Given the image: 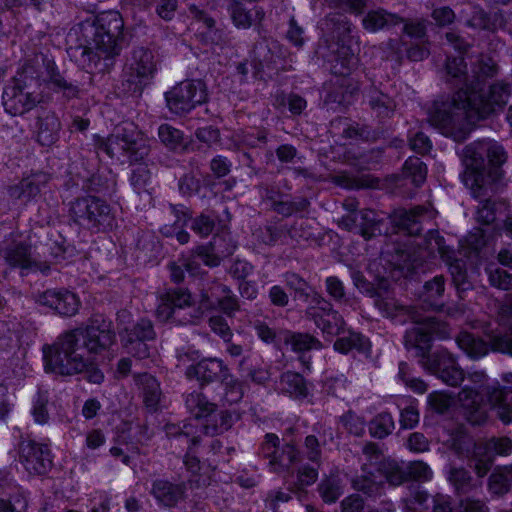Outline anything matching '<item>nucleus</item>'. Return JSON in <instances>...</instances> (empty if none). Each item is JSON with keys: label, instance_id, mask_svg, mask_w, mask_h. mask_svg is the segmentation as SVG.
Returning a JSON list of instances; mask_svg holds the SVG:
<instances>
[{"label": "nucleus", "instance_id": "obj_1", "mask_svg": "<svg viewBox=\"0 0 512 512\" xmlns=\"http://www.w3.org/2000/svg\"><path fill=\"white\" fill-rule=\"evenodd\" d=\"M467 89L459 88L450 100L435 103L429 121L440 132L457 142L464 141L473 125L503 111L512 92L505 81L483 88L486 80L498 74V66L490 57L481 55L472 65Z\"/></svg>", "mask_w": 512, "mask_h": 512}, {"label": "nucleus", "instance_id": "obj_2", "mask_svg": "<svg viewBox=\"0 0 512 512\" xmlns=\"http://www.w3.org/2000/svg\"><path fill=\"white\" fill-rule=\"evenodd\" d=\"M114 341L112 322L103 315H93L85 327L65 332L52 345L43 347L45 370L60 376L80 374Z\"/></svg>", "mask_w": 512, "mask_h": 512}, {"label": "nucleus", "instance_id": "obj_3", "mask_svg": "<svg viewBox=\"0 0 512 512\" xmlns=\"http://www.w3.org/2000/svg\"><path fill=\"white\" fill-rule=\"evenodd\" d=\"M507 160L504 147L491 139L474 141L463 148L462 181L473 198L501 192L505 186L501 166Z\"/></svg>", "mask_w": 512, "mask_h": 512}, {"label": "nucleus", "instance_id": "obj_4", "mask_svg": "<svg viewBox=\"0 0 512 512\" xmlns=\"http://www.w3.org/2000/svg\"><path fill=\"white\" fill-rule=\"evenodd\" d=\"M96 148L111 158L124 157L130 165H136L130 176V185L141 195L149 194L151 172L148 168V156L151 148L149 141L133 124L117 127L107 138H96Z\"/></svg>", "mask_w": 512, "mask_h": 512}, {"label": "nucleus", "instance_id": "obj_5", "mask_svg": "<svg viewBox=\"0 0 512 512\" xmlns=\"http://www.w3.org/2000/svg\"><path fill=\"white\" fill-rule=\"evenodd\" d=\"M45 82L39 64L27 63L7 84L2 93V105L11 116H23L42 101Z\"/></svg>", "mask_w": 512, "mask_h": 512}, {"label": "nucleus", "instance_id": "obj_6", "mask_svg": "<svg viewBox=\"0 0 512 512\" xmlns=\"http://www.w3.org/2000/svg\"><path fill=\"white\" fill-rule=\"evenodd\" d=\"M69 217L85 229L106 231L113 228L115 216L111 206L103 199L86 195L69 203Z\"/></svg>", "mask_w": 512, "mask_h": 512}, {"label": "nucleus", "instance_id": "obj_7", "mask_svg": "<svg viewBox=\"0 0 512 512\" xmlns=\"http://www.w3.org/2000/svg\"><path fill=\"white\" fill-rule=\"evenodd\" d=\"M157 317L164 322L177 325L194 324L202 315L200 309L192 308L190 292L184 288L167 289L159 295Z\"/></svg>", "mask_w": 512, "mask_h": 512}, {"label": "nucleus", "instance_id": "obj_8", "mask_svg": "<svg viewBox=\"0 0 512 512\" xmlns=\"http://www.w3.org/2000/svg\"><path fill=\"white\" fill-rule=\"evenodd\" d=\"M124 22L117 11H106L94 21L92 45L99 57H113L121 51Z\"/></svg>", "mask_w": 512, "mask_h": 512}, {"label": "nucleus", "instance_id": "obj_9", "mask_svg": "<svg viewBox=\"0 0 512 512\" xmlns=\"http://www.w3.org/2000/svg\"><path fill=\"white\" fill-rule=\"evenodd\" d=\"M156 73V61L151 50L134 48L123 71V86L133 95H140Z\"/></svg>", "mask_w": 512, "mask_h": 512}, {"label": "nucleus", "instance_id": "obj_10", "mask_svg": "<svg viewBox=\"0 0 512 512\" xmlns=\"http://www.w3.org/2000/svg\"><path fill=\"white\" fill-rule=\"evenodd\" d=\"M165 100L171 113L184 116L207 102V88L201 80H184L165 93Z\"/></svg>", "mask_w": 512, "mask_h": 512}, {"label": "nucleus", "instance_id": "obj_11", "mask_svg": "<svg viewBox=\"0 0 512 512\" xmlns=\"http://www.w3.org/2000/svg\"><path fill=\"white\" fill-rule=\"evenodd\" d=\"M411 319L415 325L406 331L404 344L407 350H415L416 357L423 360L430 354L432 337L446 336V325L430 316L412 315Z\"/></svg>", "mask_w": 512, "mask_h": 512}, {"label": "nucleus", "instance_id": "obj_12", "mask_svg": "<svg viewBox=\"0 0 512 512\" xmlns=\"http://www.w3.org/2000/svg\"><path fill=\"white\" fill-rule=\"evenodd\" d=\"M259 457L268 460L271 471L281 473L287 471L301 459L300 452L291 443H285L280 447V439L274 433L265 434L258 447Z\"/></svg>", "mask_w": 512, "mask_h": 512}, {"label": "nucleus", "instance_id": "obj_13", "mask_svg": "<svg viewBox=\"0 0 512 512\" xmlns=\"http://www.w3.org/2000/svg\"><path fill=\"white\" fill-rule=\"evenodd\" d=\"M0 256L5 264L11 269H20L22 274L25 271L49 269L42 265L35 257L32 246L26 241L6 238L0 243Z\"/></svg>", "mask_w": 512, "mask_h": 512}, {"label": "nucleus", "instance_id": "obj_14", "mask_svg": "<svg viewBox=\"0 0 512 512\" xmlns=\"http://www.w3.org/2000/svg\"><path fill=\"white\" fill-rule=\"evenodd\" d=\"M419 363L426 371L437 376L449 386H459L464 380L463 370L455 357L445 349L430 353L423 360H419Z\"/></svg>", "mask_w": 512, "mask_h": 512}, {"label": "nucleus", "instance_id": "obj_15", "mask_svg": "<svg viewBox=\"0 0 512 512\" xmlns=\"http://www.w3.org/2000/svg\"><path fill=\"white\" fill-rule=\"evenodd\" d=\"M503 380L511 386H501L496 382L485 386L483 394L498 418L509 424L512 423V373L505 374Z\"/></svg>", "mask_w": 512, "mask_h": 512}, {"label": "nucleus", "instance_id": "obj_16", "mask_svg": "<svg viewBox=\"0 0 512 512\" xmlns=\"http://www.w3.org/2000/svg\"><path fill=\"white\" fill-rule=\"evenodd\" d=\"M20 460L29 473L38 475L47 473L53 463L48 446L30 440L21 442Z\"/></svg>", "mask_w": 512, "mask_h": 512}, {"label": "nucleus", "instance_id": "obj_17", "mask_svg": "<svg viewBox=\"0 0 512 512\" xmlns=\"http://www.w3.org/2000/svg\"><path fill=\"white\" fill-rule=\"evenodd\" d=\"M215 303L229 317L234 316L235 312L240 309L239 300L230 287L217 281H213L201 293L202 307L208 309L213 307Z\"/></svg>", "mask_w": 512, "mask_h": 512}, {"label": "nucleus", "instance_id": "obj_18", "mask_svg": "<svg viewBox=\"0 0 512 512\" xmlns=\"http://www.w3.org/2000/svg\"><path fill=\"white\" fill-rule=\"evenodd\" d=\"M230 369L218 358H205L186 368L185 375L190 380H196L201 386L222 380Z\"/></svg>", "mask_w": 512, "mask_h": 512}, {"label": "nucleus", "instance_id": "obj_19", "mask_svg": "<svg viewBox=\"0 0 512 512\" xmlns=\"http://www.w3.org/2000/svg\"><path fill=\"white\" fill-rule=\"evenodd\" d=\"M227 10L231 21L237 29H249L255 27L258 30L262 27L266 13L260 6L249 9L244 0H228Z\"/></svg>", "mask_w": 512, "mask_h": 512}, {"label": "nucleus", "instance_id": "obj_20", "mask_svg": "<svg viewBox=\"0 0 512 512\" xmlns=\"http://www.w3.org/2000/svg\"><path fill=\"white\" fill-rule=\"evenodd\" d=\"M462 414L472 425H481L487 420V409L482 396L472 388L464 387L458 394Z\"/></svg>", "mask_w": 512, "mask_h": 512}, {"label": "nucleus", "instance_id": "obj_21", "mask_svg": "<svg viewBox=\"0 0 512 512\" xmlns=\"http://www.w3.org/2000/svg\"><path fill=\"white\" fill-rule=\"evenodd\" d=\"M435 212L423 206H416L410 210L401 209L395 212V225L408 235L416 236L422 231V224L425 220L433 219Z\"/></svg>", "mask_w": 512, "mask_h": 512}, {"label": "nucleus", "instance_id": "obj_22", "mask_svg": "<svg viewBox=\"0 0 512 512\" xmlns=\"http://www.w3.org/2000/svg\"><path fill=\"white\" fill-rule=\"evenodd\" d=\"M38 302L63 316L75 315L79 307L76 295L67 290H47L39 295Z\"/></svg>", "mask_w": 512, "mask_h": 512}, {"label": "nucleus", "instance_id": "obj_23", "mask_svg": "<svg viewBox=\"0 0 512 512\" xmlns=\"http://www.w3.org/2000/svg\"><path fill=\"white\" fill-rule=\"evenodd\" d=\"M41 67V72L43 73V69L46 71L45 82H49L53 90L57 93H62L63 97L66 99H74L78 98L80 95V88L77 84L68 80L56 67L55 63L51 60H44Z\"/></svg>", "mask_w": 512, "mask_h": 512}, {"label": "nucleus", "instance_id": "obj_24", "mask_svg": "<svg viewBox=\"0 0 512 512\" xmlns=\"http://www.w3.org/2000/svg\"><path fill=\"white\" fill-rule=\"evenodd\" d=\"M323 25L340 47L350 46L354 39V26L347 16L340 13H331L325 17Z\"/></svg>", "mask_w": 512, "mask_h": 512}, {"label": "nucleus", "instance_id": "obj_25", "mask_svg": "<svg viewBox=\"0 0 512 512\" xmlns=\"http://www.w3.org/2000/svg\"><path fill=\"white\" fill-rule=\"evenodd\" d=\"M48 181L49 176L46 173H34L23 178L18 184L11 186L9 194L11 197L28 202L40 193Z\"/></svg>", "mask_w": 512, "mask_h": 512}, {"label": "nucleus", "instance_id": "obj_26", "mask_svg": "<svg viewBox=\"0 0 512 512\" xmlns=\"http://www.w3.org/2000/svg\"><path fill=\"white\" fill-rule=\"evenodd\" d=\"M37 141L42 146L50 147L59 139L61 122L52 111H43L37 117Z\"/></svg>", "mask_w": 512, "mask_h": 512}, {"label": "nucleus", "instance_id": "obj_27", "mask_svg": "<svg viewBox=\"0 0 512 512\" xmlns=\"http://www.w3.org/2000/svg\"><path fill=\"white\" fill-rule=\"evenodd\" d=\"M223 238H213L207 245H200L193 251L205 265L209 267H217L224 258L232 255L236 249V245H230L226 249H222Z\"/></svg>", "mask_w": 512, "mask_h": 512}, {"label": "nucleus", "instance_id": "obj_28", "mask_svg": "<svg viewBox=\"0 0 512 512\" xmlns=\"http://www.w3.org/2000/svg\"><path fill=\"white\" fill-rule=\"evenodd\" d=\"M306 315L314 321L316 326L324 333L338 335L344 331L345 321L338 311H325L323 313L307 309Z\"/></svg>", "mask_w": 512, "mask_h": 512}, {"label": "nucleus", "instance_id": "obj_29", "mask_svg": "<svg viewBox=\"0 0 512 512\" xmlns=\"http://www.w3.org/2000/svg\"><path fill=\"white\" fill-rule=\"evenodd\" d=\"M185 490L184 483L174 484L167 480L158 479L153 482L151 493L162 504L174 506L183 498Z\"/></svg>", "mask_w": 512, "mask_h": 512}, {"label": "nucleus", "instance_id": "obj_30", "mask_svg": "<svg viewBox=\"0 0 512 512\" xmlns=\"http://www.w3.org/2000/svg\"><path fill=\"white\" fill-rule=\"evenodd\" d=\"M404 23V19L397 14L379 8L369 11L362 19V25L369 32L390 28Z\"/></svg>", "mask_w": 512, "mask_h": 512}, {"label": "nucleus", "instance_id": "obj_31", "mask_svg": "<svg viewBox=\"0 0 512 512\" xmlns=\"http://www.w3.org/2000/svg\"><path fill=\"white\" fill-rule=\"evenodd\" d=\"M373 305L383 317L393 318L399 313L408 312L407 308L398 303L392 292L384 286L378 287L375 295H372Z\"/></svg>", "mask_w": 512, "mask_h": 512}, {"label": "nucleus", "instance_id": "obj_32", "mask_svg": "<svg viewBox=\"0 0 512 512\" xmlns=\"http://www.w3.org/2000/svg\"><path fill=\"white\" fill-rule=\"evenodd\" d=\"M345 484L338 471L330 472L318 485V492L325 503H335L344 493Z\"/></svg>", "mask_w": 512, "mask_h": 512}, {"label": "nucleus", "instance_id": "obj_33", "mask_svg": "<svg viewBox=\"0 0 512 512\" xmlns=\"http://www.w3.org/2000/svg\"><path fill=\"white\" fill-rule=\"evenodd\" d=\"M383 224L384 219L374 210L363 209L358 213L357 227L360 235L366 240L381 235Z\"/></svg>", "mask_w": 512, "mask_h": 512}, {"label": "nucleus", "instance_id": "obj_34", "mask_svg": "<svg viewBox=\"0 0 512 512\" xmlns=\"http://www.w3.org/2000/svg\"><path fill=\"white\" fill-rule=\"evenodd\" d=\"M137 383L142 387L146 407L151 411H156L162 394L156 378L148 373L139 374Z\"/></svg>", "mask_w": 512, "mask_h": 512}, {"label": "nucleus", "instance_id": "obj_35", "mask_svg": "<svg viewBox=\"0 0 512 512\" xmlns=\"http://www.w3.org/2000/svg\"><path fill=\"white\" fill-rule=\"evenodd\" d=\"M456 342L471 359H479L489 352L488 343L469 332H461L457 336Z\"/></svg>", "mask_w": 512, "mask_h": 512}, {"label": "nucleus", "instance_id": "obj_36", "mask_svg": "<svg viewBox=\"0 0 512 512\" xmlns=\"http://www.w3.org/2000/svg\"><path fill=\"white\" fill-rule=\"evenodd\" d=\"M368 104L380 120L390 118L396 108L395 101L390 96L376 89L370 90Z\"/></svg>", "mask_w": 512, "mask_h": 512}, {"label": "nucleus", "instance_id": "obj_37", "mask_svg": "<svg viewBox=\"0 0 512 512\" xmlns=\"http://www.w3.org/2000/svg\"><path fill=\"white\" fill-rule=\"evenodd\" d=\"M358 65V58L350 46H341L332 61L331 71L335 75L347 76Z\"/></svg>", "mask_w": 512, "mask_h": 512}, {"label": "nucleus", "instance_id": "obj_38", "mask_svg": "<svg viewBox=\"0 0 512 512\" xmlns=\"http://www.w3.org/2000/svg\"><path fill=\"white\" fill-rule=\"evenodd\" d=\"M185 405L196 419L207 418L216 411L217 405L210 402L201 392H192L187 395Z\"/></svg>", "mask_w": 512, "mask_h": 512}, {"label": "nucleus", "instance_id": "obj_39", "mask_svg": "<svg viewBox=\"0 0 512 512\" xmlns=\"http://www.w3.org/2000/svg\"><path fill=\"white\" fill-rule=\"evenodd\" d=\"M222 393L219 401L224 405H232L238 403L244 395L243 384L235 378L230 371L220 381Z\"/></svg>", "mask_w": 512, "mask_h": 512}, {"label": "nucleus", "instance_id": "obj_40", "mask_svg": "<svg viewBox=\"0 0 512 512\" xmlns=\"http://www.w3.org/2000/svg\"><path fill=\"white\" fill-rule=\"evenodd\" d=\"M377 470L392 486H399L407 481L405 464L394 459H383L379 462Z\"/></svg>", "mask_w": 512, "mask_h": 512}, {"label": "nucleus", "instance_id": "obj_41", "mask_svg": "<svg viewBox=\"0 0 512 512\" xmlns=\"http://www.w3.org/2000/svg\"><path fill=\"white\" fill-rule=\"evenodd\" d=\"M364 474L357 476L352 481V487L359 492H362L368 497H377L382 493L383 484L381 481L374 479L372 472L367 467V464L362 465Z\"/></svg>", "mask_w": 512, "mask_h": 512}, {"label": "nucleus", "instance_id": "obj_42", "mask_svg": "<svg viewBox=\"0 0 512 512\" xmlns=\"http://www.w3.org/2000/svg\"><path fill=\"white\" fill-rule=\"evenodd\" d=\"M492 194L490 196H485L481 198H477L479 200V205L477 207L476 219L478 223L483 225H490L494 223L496 220L497 210L500 207H504L506 202L501 199H493Z\"/></svg>", "mask_w": 512, "mask_h": 512}, {"label": "nucleus", "instance_id": "obj_43", "mask_svg": "<svg viewBox=\"0 0 512 512\" xmlns=\"http://www.w3.org/2000/svg\"><path fill=\"white\" fill-rule=\"evenodd\" d=\"M488 487L495 496L508 493L512 487V464L496 469L489 477Z\"/></svg>", "mask_w": 512, "mask_h": 512}, {"label": "nucleus", "instance_id": "obj_44", "mask_svg": "<svg viewBox=\"0 0 512 512\" xmlns=\"http://www.w3.org/2000/svg\"><path fill=\"white\" fill-rule=\"evenodd\" d=\"M122 337H131L134 340L153 341L156 338V332L151 320L141 318L132 326H124L119 331Z\"/></svg>", "mask_w": 512, "mask_h": 512}, {"label": "nucleus", "instance_id": "obj_45", "mask_svg": "<svg viewBox=\"0 0 512 512\" xmlns=\"http://www.w3.org/2000/svg\"><path fill=\"white\" fill-rule=\"evenodd\" d=\"M395 429V422L388 412H381L375 415L368 423V431L372 438L384 439Z\"/></svg>", "mask_w": 512, "mask_h": 512}, {"label": "nucleus", "instance_id": "obj_46", "mask_svg": "<svg viewBox=\"0 0 512 512\" xmlns=\"http://www.w3.org/2000/svg\"><path fill=\"white\" fill-rule=\"evenodd\" d=\"M424 243L430 255L438 253L445 262L454 259L455 251L445 244V239L439 234L438 230L428 231Z\"/></svg>", "mask_w": 512, "mask_h": 512}, {"label": "nucleus", "instance_id": "obj_47", "mask_svg": "<svg viewBox=\"0 0 512 512\" xmlns=\"http://www.w3.org/2000/svg\"><path fill=\"white\" fill-rule=\"evenodd\" d=\"M452 277L453 284L461 297V293L471 290L473 285L468 278L465 262L461 259H454L446 262Z\"/></svg>", "mask_w": 512, "mask_h": 512}, {"label": "nucleus", "instance_id": "obj_48", "mask_svg": "<svg viewBox=\"0 0 512 512\" xmlns=\"http://www.w3.org/2000/svg\"><path fill=\"white\" fill-rule=\"evenodd\" d=\"M280 387L283 392H286L294 397H306L308 389L304 378L295 372H285L280 378Z\"/></svg>", "mask_w": 512, "mask_h": 512}, {"label": "nucleus", "instance_id": "obj_49", "mask_svg": "<svg viewBox=\"0 0 512 512\" xmlns=\"http://www.w3.org/2000/svg\"><path fill=\"white\" fill-rule=\"evenodd\" d=\"M445 69L447 74L446 81L462 83L463 86L461 88L467 89L469 77L467 75V66L463 57H447Z\"/></svg>", "mask_w": 512, "mask_h": 512}, {"label": "nucleus", "instance_id": "obj_50", "mask_svg": "<svg viewBox=\"0 0 512 512\" xmlns=\"http://www.w3.org/2000/svg\"><path fill=\"white\" fill-rule=\"evenodd\" d=\"M445 291V278L437 275L433 279L425 282L423 286L422 298L430 307H437L439 300Z\"/></svg>", "mask_w": 512, "mask_h": 512}, {"label": "nucleus", "instance_id": "obj_51", "mask_svg": "<svg viewBox=\"0 0 512 512\" xmlns=\"http://www.w3.org/2000/svg\"><path fill=\"white\" fill-rule=\"evenodd\" d=\"M485 447H482L479 443L474 445V450L470 458L471 467H473L475 473L479 478H483L490 471L494 458L489 452H486Z\"/></svg>", "mask_w": 512, "mask_h": 512}, {"label": "nucleus", "instance_id": "obj_52", "mask_svg": "<svg viewBox=\"0 0 512 512\" xmlns=\"http://www.w3.org/2000/svg\"><path fill=\"white\" fill-rule=\"evenodd\" d=\"M165 432L168 437L174 438L179 444L197 445L199 443V437L195 435V429L191 424H184L183 427L176 424H166Z\"/></svg>", "mask_w": 512, "mask_h": 512}, {"label": "nucleus", "instance_id": "obj_53", "mask_svg": "<svg viewBox=\"0 0 512 512\" xmlns=\"http://www.w3.org/2000/svg\"><path fill=\"white\" fill-rule=\"evenodd\" d=\"M403 175L411 179L412 184L418 187L426 180V165L418 157H409L403 165Z\"/></svg>", "mask_w": 512, "mask_h": 512}, {"label": "nucleus", "instance_id": "obj_54", "mask_svg": "<svg viewBox=\"0 0 512 512\" xmlns=\"http://www.w3.org/2000/svg\"><path fill=\"white\" fill-rule=\"evenodd\" d=\"M285 343L291 345L292 350L297 353L321 348L320 341L306 333H290L286 336Z\"/></svg>", "mask_w": 512, "mask_h": 512}, {"label": "nucleus", "instance_id": "obj_55", "mask_svg": "<svg viewBox=\"0 0 512 512\" xmlns=\"http://www.w3.org/2000/svg\"><path fill=\"white\" fill-rule=\"evenodd\" d=\"M448 480L459 493H466L474 486L470 472L463 467H451Z\"/></svg>", "mask_w": 512, "mask_h": 512}, {"label": "nucleus", "instance_id": "obj_56", "mask_svg": "<svg viewBox=\"0 0 512 512\" xmlns=\"http://www.w3.org/2000/svg\"><path fill=\"white\" fill-rule=\"evenodd\" d=\"M122 346L126 352L136 359H147L151 356V346L147 340H134L131 337H122Z\"/></svg>", "mask_w": 512, "mask_h": 512}, {"label": "nucleus", "instance_id": "obj_57", "mask_svg": "<svg viewBox=\"0 0 512 512\" xmlns=\"http://www.w3.org/2000/svg\"><path fill=\"white\" fill-rule=\"evenodd\" d=\"M390 262L399 270L407 272L414 270L419 265L417 258L410 248L397 249L391 255Z\"/></svg>", "mask_w": 512, "mask_h": 512}, {"label": "nucleus", "instance_id": "obj_58", "mask_svg": "<svg viewBox=\"0 0 512 512\" xmlns=\"http://www.w3.org/2000/svg\"><path fill=\"white\" fill-rule=\"evenodd\" d=\"M188 12L193 19L207 27L208 33L213 35L212 41L218 44L221 40V31L215 28V20L205 10L200 9L198 6L192 4L188 7Z\"/></svg>", "mask_w": 512, "mask_h": 512}, {"label": "nucleus", "instance_id": "obj_59", "mask_svg": "<svg viewBox=\"0 0 512 512\" xmlns=\"http://www.w3.org/2000/svg\"><path fill=\"white\" fill-rule=\"evenodd\" d=\"M398 377L400 380L418 394H424L428 390V385L420 378L413 377L410 373V368L406 362H401L398 369Z\"/></svg>", "mask_w": 512, "mask_h": 512}, {"label": "nucleus", "instance_id": "obj_60", "mask_svg": "<svg viewBox=\"0 0 512 512\" xmlns=\"http://www.w3.org/2000/svg\"><path fill=\"white\" fill-rule=\"evenodd\" d=\"M494 458L496 455H508L512 450V440L508 437H492L479 443Z\"/></svg>", "mask_w": 512, "mask_h": 512}, {"label": "nucleus", "instance_id": "obj_61", "mask_svg": "<svg viewBox=\"0 0 512 512\" xmlns=\"http://www.w3.org/2000/svg\"><path fill=\"white\" fill-rule=\"evenodd\" d=\"M233 425V415L229 411H220L214 418L213 423L204 426L208 435L222 434L228 431Z\"/></svg>", "mask_w": 512, "mask_h": 512}, {"label": "nucleus", "instance_id": "obj_62", "mask_svg": "<svg viewBox=\"0 0 512 512\" xmlns=\"http://www.w3.org/2000/svg\"><path fill=\"white\" fill-rule=\"evenodd\" d=\"M284 278L287 287L295 292V296L305 301L309 299L312 289L307 281L294 272H287Z\"/></svg>", "mask_w": 512, "mask_h": 512}, {"label": "nucleus", "instance_id": "obj_63", "mask_svg": "<svg viewBox=\"0 0 512 512\" xmlns=\"http://www.w3.org/2000/svg\"><path fill=\"white\" fill-rule=\"evenodd\" d=\"M466 24L471 28L479 30H490L494 27L491 17L478 6L472 7L471 15Z\"/></svg>", "mask_w": 512, "mask_h": 512}, {"label": "nucleus", "instance_id": "obj_64", "mask_svg": "<svg viewBox=\"0 0 512 512\" xmlns=\"http://www.w3.org/2000/svg\"><path fill=\"white\" fill-rule=\"evenodd\" d=\"M365 344V338L359 333H350L346 337L338 338L334 343L335 350L341 353H347L352 349H362Z\"/></svg>", "mask_w": 512, "mask_h": 512}]
</instances>
